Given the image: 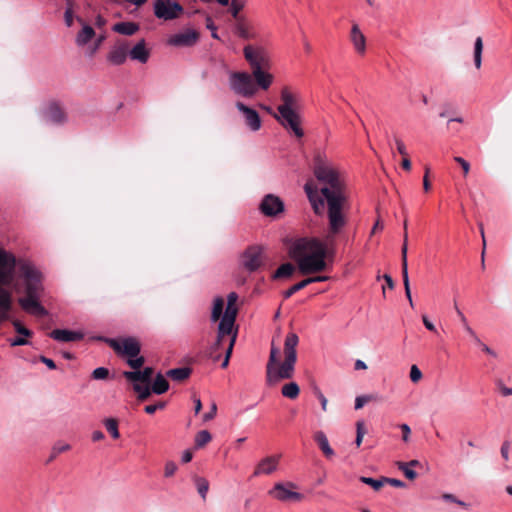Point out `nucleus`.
Masks as SVG:
<instances>
[{
    "label": "nucleus",
    "instance_id": "obj_1",
    "mask_svg": "<svg viewBox=\"0 0 512 512\" xmlns=\"http://www.w3.org/2000/svg\"><path fill=\"white\" fill-rule=\"evenodd\" d=\"M313 172L324 186L318 188L313 180H308L304 185V191L317 216H325L327 204L329 230L331 234H336L345 224L342 212L344 197L339 174L321 153H317L314 157Z\"/></svg>",
    "mask_w": 512,
    "mask_h": 512
},
{
    "label": "nucleus",
    "instance_id": "obj_2",
    "mask_svg": "<svg viewBox=\"0 0 512 512\" xmlns=\"http://www.w3.org/2000/svg\"><path fill=\"white\" fill-rule=\"evenodd\" d=\"M16 268L15 290L24 296L19 297L21 308L35 316L45 317L48 311L40 303L44 292L43 275L31 262L20 260L17 264L15 258L0 249V284H9L12 280V271Z\"/></svg>",
    "mask_w": 512,
    "mask_h": 512
},
{
    "label": "nucleus",
    "instance_id": "obj_3",
    "mask_svg": "<svg viewBox=\"0 0 512 512\" xmlns=\"http://www.w3.org/2000/svg\"><path fill=\"white\" fill-rule=\"evenodd\" d=\"M327 243L316 238H298L288 248V254L303 275L326 270Z\"/></svg>",
    "mask_w": 512,
    "mask_h": 512
},
{
    "label": "nucleus",
    "instance_id": "obj_4",
    "mask_svg": "<svg viewBox=\"0 0 512 512\" xmlns=\"http://www.w3.org/2000/svg\"><path fill=\"white\" fill-rule=\"evenodd\" d=\"M299 337L294 332H289L284 341L285 359L282 363L278 360L279 348L272 343L269 360L266 366V378L269 384H275L284 379H291L295 371L297 361L296 348Z\"/></svg>",
    "mask_w": 512,
    "mask_h": 512
},
{
    "label": "nucleus",
    "instance_id": "obj_5",
    "mask_svg": "<svg viewBox=\"0 0 512 512\" xmlns=\"http://www.w3.org/2000/svg\"><path fill=\"white\" fill-rule=\"evenodd\" d=\"M243 55L260 89L268 90L274 77L268 72L271 68V60L265 47L261 44L245 45Z\"/></svg>",
    "mask_w": 512,
    "mask_h": 512
},
{
    "label": "nucleus",
    "instance_id": "obj_6",
    "mask_svg": "<svg viewBox=\"0 0 512 512\" xmlns=\"http://www.w3.org/2000/svg\"><path fill=\"white\" fill-rule=\"evenodd\" d=\"M229 87L234 94L244 97H254L260 88L253 77V73L230 72L229 74Z\"/></svg>",
    "mask_w": 512,
    "mask_h": 512
},
{
    "label": "nucleus",
    "instance_id": "obj_7",
    "mask_svg": "<svg viewBox=\"0 0 512 512\" xmlns=\"http://www.w3.org/2000/svg\"><path fill=\"white\" fill-rule=\"evenodd\" d=\"M237 308L236 306H226L225 312L219 322L217 339L215 345L220 347L225 336H232L235 332H233L236 316H237Z\"/></svg>",
    "mask_w": 512,
    "mask_h": 512
},
{
    "label": "nucleus",
    "instance_id": "obj_8",
    "mask_svg": "<svg viewBox=\"0 0 512 512\" xmlns=\"http://www.w3.org/2000/svg\"><path fill=\"white\" fill-rule=\"evenodd\" d=\"M275 120L295 137L302 138L304 136V131L301 127V116L298 111L279 112V115H275Z\"/></svg>",
    "mask_w": 512,
    "mask_h": 512
},
{
    "label": "nucleus",
    "instance_id": "obj_9",
    "mask_svg": "<svg viewBox=\"0 0 512 512\" xmlns=\"http://www.w3.org/2000/svg\"><path fill=\"white\" fill-rule=\"evenodd\" d=\"M295 488L296 485L292 482L276 483L268 493L281 502H300L303 499V495L293 491Z\"/></svg>",
    "mask_w": 512,
    "mask_h": 512
},
{
    "label": "nucleus",
    "instance_id": "obj_10",
    "mask_svg": "<svg viewBox=\"0 0 512 512\" xmlns=\"http://www.w3.org/2000/svg\"><path fill=\"white\" fill-rule=\"evenodd\" d=\"M183 7L172 0H157L154 3V14L163 20H173L183 12Z\"/></svg>",
    "mask_w": 512,
    "mask_h": 512
},
{
    "label": "nucleus",
    "instance_id": "obj_11",
    "mask_svg": "<svg viewBox=\"0 0 512 512\" xmlns=\"http://www.w3.org/2000/svg\"><path fill=\"white\" fill-rule=\"evenodd\" d=\"M234 34L246 41L255 40L258 41L260 39V34L258 28L255 23L247 19L246 17L238 19L235 21L233 27Z\"/></svg>",
    "mask_w": 512,
    "mask_h": 512
},
{
    "label": "nucleus",
    "instance_id": "obj_12",
    "mask_svg": "<svg viewBox=\"0 0 512 512\" xmlns=\"http://www.w3.org/2000/svg\"><path fill=\"white\" fill-rule=\"evenodd\" d=\"M242 266L249 272H254L263 264L262 249L258 246L248 247L241 257Z\"/></svg>",
    "mask_w": 512,
    "mask_h": 512
},
{
    "label": "nucleus",
    "instance_id": "obj_13",
    "mask_svg": "<svg viewBox=\"0 0 512 512\" xmlns=\"http://www.w3.org/2000/svg\"><path fill=\"white\" fill-rule=\"evenodd\" d=\"M199 40V33L191 28L184 29L176 34L171 35L167 43L174 47H191Z\"/></svg>",
    "mask_w": 512,
    "mask_h": 512
},
{
    "label": "nucleus",
    "instance_id": "obj_14",
    "mask_svg": "<svg viewBox=\"0 0 512 512\" xmlns=\"http://www.w3.org/2000/svg\"><path fill=\"white\" fill-rule=\"evenodd\" d=\"M235 106L242 114L246 127L252 132L259 131L262 126V121L258 112L240 101L236 102Z\"/></svg>",
    "mask_w": 512,
    "mask_h": 512
},
{
    "label": "nucleus",
    "instance_id": "obj_15",
    "mask_svg": "<svg viewBox=\"0 0 512 512\" xmlns=\"http://www.w3.org/2000/svg\"><path fill=\"white\" fill-rule=\"evenodd\" d=\"M108 343L118 354L136 357L140 353V345L134 338H125L121 342L115 339H109Z\"/></svg>",
    "mask_w": 512,
    "mask_h": 512
},
{
    "label": "nucleus",
    "instance_id": "obj_16",
    "mask_svg": "<svg viewBox=\"0 0 512 512\" xmlns=\"http://www.w3.org/2000/svg\"><path fill=\"white\" fill-rule=\"evenodd\" d=\"M285 209L284 202L274 194H267L260 203L261 212L268 217H275Z\"/></svg>",
    "mask_w": 512,
    "mask_h": 512
},
{
    "label": "nucleus",
    "instance_id": "obj_17",
    "mask_svg": "<svg viewBox=\"0 0 512 512\" xmlns=\"http://www.w3.org/2000/svg\"><path fill=\"white\" fill-rule=\"evenodd\" d=\"M129 56V43L127 41H118L110 49L107 60L112 65L118 66L126 62Z\"/></svg>",
    "mask_w": 512,
    "mask_h": 512
},
{
    "label": "nucleus",
    "instance_id": "obj_18",
    "mask_svg": "<svg viewBox=\"0 0 512 512\" xmlns=\"http://www.w3.org/2000/svg\"><path fill=\"white\" fill-rule=\"evenodd\" d=\"M77 22L81 25V29L76 34L75 44L80 48L88 47L96 37V32L82 17H77Z\"/></svg>",
    "mask_w": 512,
    "mask_h": 512
},
{
    "label": "nucleus",
    "instance_id": "obj_19",
    "mask_svg": "<svg viewBox=\"0 0 512 512\" xmlns=\"http://www.w3.org/2000/svg\"><path fill=\"white\" fill-rule=\"evenodd\" d=\"M281 104L277 107L278 112H295L299 108V97L290 91L288 87L281 90Z\"/></svg>",
    "mask_w": 512,
    "mask_h": 512
},
{
    "label": "nucleus",
    "instance_id": "obj_20",
    "mask_svg": "<svg viewBox=\"0 0 512 512\" xmlns=\"http://www.w3.org/2000/svg\"><path fill=\"white\" fill-rule=\"evenodd\" d=\"M280 455H272L263 458L256 466L253 475L259 476L262 474L269 475L277 470Z\"/></svg>",
    "mask_w": 512,
    "mask_h": 512
},
{
    "label": "nucleus",
    "instance_id": "obj_21",
    "mask_svg": "<svg viewBox=\"0 0 512 512\" xmlns=\"http://www.w3.org/2000/svg\"><path fill=\"white\" fill-rule=\"evenodd\" d=\"M150 54V49L147 48L145 39L139 40L131 49L129 48L130 59L141 64L148 62Z\"/></svg>",
    "mask_w": 512,
    "mask_h": 512
},
{
    "label": "nucleus",
    "instance_id": "obj_22",
    "mask_svg": "<svg viewBox=\"0 0 512 512\" xmlns=\"http://www.w3.org/2000/svg\"><path fill=\"white\" fill-rule=\"evenodd\" d=\"M12 297L11 294L0 287V322L11 320Z\"/></svg>",
    "mask_w": 512,
    "mask_h": 512
},
{
    "label": "nucleus",
    "instance_id": "obj_23",
    "mask_svg": "<svg viewBox=\"0 0 512 512\" xmlns=\"http://www.w3.org/2000/svg\"><path fill=\"white\" fill-rule=\"evenodd\" d=\"M49 336L58 342H73L83 338V333L67 329H55Z\"/></svg>",
    "mask_w": 512,
    "mask_h": 512
},
{
    "label": "nucleus",
    "instance_id": "obj_24",
    "mask_svg": "<svg viewBox=\"0 0 512 512\" xmlns=\"http://www.w3.org/2000/svg\"><path fill=\"white\" fill-rule=\"evenodd\" d=\"M47 121L54 124H61L66 121V115L63 109L57 103H51L45 111Z\"/></svg>",
    "mask_w": 512,
    "mask_h": 512
},
{
    "label": "nucleus",
    "instance_id": "obj_25",
    "mask_svg": "<svg viewBox=\"0 0 512 512\" xmlns=\"http://www.w3.org/2000/svg\"><path fill=\"white\" fill-rule=\"evenodd\" d=\"M153 368L146 367L144 370L125 371L124 377L130 381H139L143 383H149L153 375Z\"/></svg>",
    "mask_w": 512,
    "mask_h": 512
},
{
    "label": "nucleus",
    "instance_id": "obj_26",
    "mask_svg": "<svg viewBox=\"0 0 512 512\" xmlns=\"http://www.w3.org/2000/svg\"><path fill=\"white\" fill-rule=\"evenodd\" d=\"M313 438L326 458L334 456V450L331 448L328 438L323 431H316Z\"/></svg>",
    "mask_w": 512,
    "mask_h": 512
},
{
    "label": "nucleus",
    "instance_id": "obj_27",
    "mask_svg": "<svg viewBox=\"0 0 512 512\" xmlns=\"http://www.w3.org/2000/svg\"><path fill=\"white\" fill-rule=\"evenodd\" d=\"M112 29L119 34L131 36L139 30V25L134 22H118Z\"/></svg>",
    "mask_w": 512,
    "mask_h": 512
},
{
    "label": "nucleus",
    "instance_id": "obj_28",
    "mask_svg": "<svg viewBox=\"0 0 512 512\" xmlns=\"http://www.w3.org/2000/svg\"><path fill=\"white\" fill-rule=\"evenodd\" d=\"M191 374L189 367L174 368L167 371L166 375L173 381L181 382L187 379Z\"/></svg>",
    "mask_w": 512,
    "mask_h": 512
},
{
    "label": "nucleus",
    "instance_id": "obj_29",
    "mask_svg": "<svg viewBox=\"0 0 512 512\" xmlns=\"http://www.w3.org/2000/svg\"><path fill=\"white\" fill-rule=\"evenodd\" d=\"M295 272V266L291 263H284L279 266V268L273 273L272 279H284L290 278Z\"/></svg>",
    "mask_w": 512,
    "mask_h": 512
},
{
    "label": "nucleus",
    "instance_id": "obj_30",
    "mask_svg": "<svg viewBox=\"0 0 512 512\" xmlns=\"http://www.w3.org/2000/svg\"><path fill=\"white\" fill-rule=\"evenodd\" d=\"M404 230H405L404 241H403V245H402V248H401V270H402V275H407L408 274V263H407V250H408V244H407V241H408L407 221L404 222Z\"/></svg>",
    "mask_w": 512,
    "mask_h": 512
},
{
    "label": "nucleus",
    "instance_id": "obj_31",
    "mask_svg": "<svg viewBox=\"0 0 512 512\" xmlns=\"http://www.w3.org/2000/svg\"><path fill=\"white\" fill-rule=\"evenodd\" d=\"M354 48L363 56L366 51V40L357 25H354Z\"/></svg>",
    "mask_w": 512,
    "mask_h": 512
},
{
    "label": "nucleus",
    "instance_id": "obj_32",
    "mask_svg": "<svg viewBox=\"0 0 512 512\" xmlns=\"http://www.w3.org/2000/svg\"><path fill=\"white\" fill-rule=\"evenodd\" d=\"M151 389L152 392L160 395L165 393L169 389V383L161 373H158L155 377Z\"/></svg>",
    "mask_w": 512,
    "mask_h": 512
},
{
    "label": "nucleus",
    "instance_id": "obj_33",
    "mask_svg": "<svg viewBox=\"0 0 512 512\" xmlns=\"http://www.w3.org/2000/svg\"><path fill=\"white\" fill-rule=\"evenodd\" d=\"M247 0H231L229 3V12L231 16L237 21L238 19L244 18L240 15V11L244 9Z\"/></svg>",
    "mask_w": 512,
    "mask_h": 512
},
{
    "label": "nucleus",
    "instance_id": "obj_34",
    "mask_svg": "<svg viewBox=\"0 0 512 512\" xmlns=\"http://www.w3.org/2000/svg\"><path fill=\"white\" fill-rule=\"evenodd\" d=\"M281 393L288 399H296L299 396L300 388L296 382H289L283 385Z\"/></svg>",
    "mask_w": 512,
    "mask_h": 512
},
{
    "label": "nucleus",
    "instance_id": "obj_35",
    "mask_svg": "<svg viewBox=\"0 0 512 512\" xmlns=\"http://www.w3.org/2000/svg\"><path fill=\"white\" fill-rule=\"evenodd\" d=\"M224 308V300L221 297L215 298L213 302L212 312H211V320L216 322L220 319Z\"/></svg>",
    "mask_w": 512,
    "mask_h": 512
},
{
    "label": "nucleus",
    "instance_id": "obj_36",
    "mask_svg": "<svg viewBox=\"0 0 512 512\" xmlns=\"http://www.w3.org/2000/svg\"><path fill=\"white\" fill-rule=\"evenodd\" d=\"M482 51L483 40L481 37H477L474 44V64L477 69H480L482 64Z\"/></svg>",
    "mask_w": 512,
    "mask_h": 512
},
{
    "label": "nucleus",
    "instance_id": "obj_37",
    "mask_svg": "<svg viewBox=\"0 0 512 512\" xmlns=\"http://www.w3.org/2000/svg\"><path fill=\"white\" fill-rule=\"evenodd\" d=\"M378 400L377 394H366L357 396L354 403V409H361L366 404L375 402Z\"/></svg>",
    "mask_w": 512,
    "mask_h": 512
},
{
    "label": "nucleus",
    "instance_id": "obj_38",
    "mask_svg": "<svg viewBox=\"0 0 512 512\" xmlns=\"http://www.w3.org/2000/svg\"><path fill=\"white\" fill-rule=\"evenodd\" d=\"M212 439V436L209 431L207 430H201L196 434L195 437V447L196 448H202L206 444H208Z\"/></svg>",
    "mask_w": 512,
    "mask_h": 512
},
{
    "label": "nucleus",
    "instance_id": "obj_39",
    "mask_svg": "<svg viewBox=\"0 0 512 512\" xmlns=\"http://www.w3.org/2000/svg\"><path fill=\"white\" fill-rule=\"evenodd\" d=\"M104 425L106 430L110 433L112 438L118 439L120 437V433L118 430V422L114 418H108L104 421Z\"/></svg>",
    "mask_w": 512,
    "mask_h": 512
},
{
    "label": "nucleus",
    "instance_id": "obj_40",
    "mask_svg": "<svg viewBox=\"0 0 512 512\" xmlns=\"http://www.w3.org/2000/svg\"><path fill=\"white\" fill-rule=\"evenodd\" d=\"M195 484L199 495L205 501L209 490V482L205 478L197 477Z\"/></svg>",
    "mask_w": 512,
    "mask_h": 512
},
{
    "label": "nucleus",
    "instance_id": "obj_41",
    "mask_svg": "<svg viewBox=\"0 0 512 512\" xmlns=\"http://www.w3.org/2000/svg\"><path fill=\"white\" fill-rule=\"evenodd\" d=\"M310 284V280H307L304 279L294 285H292L289 289H287L283 296L285 299H288L290 298L293 294H295L296 292L300 291L301 289L305 288L306 286H308Z\"/></svg>",
    "mask_w": 512,
    "mask_h": 512
},
{
    "label": "nucleus",
    "instance_id": "obj_42",
    "mask_svg": "<svg viewBox=\"0 0 512 512\" xmlns=\"http://www.w3.org/2000/svg\"><path fill=\"white\" fill-rule=\"evenodd\" d=\"M359 480L371 486L375 491L380 490L384 486V477H381L380 479H373L370 477L361 476Z\"/></svg>",
    "mask_w": 512,
    "mask_h": 512
},
{
    "label": "nucleus",
    "instance_id": "obj_43",
    "mask_svg": "<svg viewBox=\"0 0 512 512\" xmlns=\"http://www.w3.org/2000/svg\"><path fill=\"white\" fill-rule=\"evenodd\" d=\"M77 17H79V16L76 15L75 10H71L70 8H65L63 18H64V23H65L66 27L71 28L74 25V22L75 21L77 22Z\"/></svg>",
    "mask_w": 512,
    "mask_h": 512
},
{
    "label": "nucleus",
    "instance_id": "obj_44",
    "mask_svg": "<svg viewBox=\"0 0 512 512\" xmlns=\"http://www.w3.org/2000/svg\"><path fill=\"white\" fill-rule=\"evenodd\" d=\"M93 40H94V42L92 44H90L86 50V54L89 57H92L96 54V52L99 50V48L104 40V37L103 36H99L97 38L95 37Z\"/></svg>",
    "mask_w": 512,
    "mask_h": 512
},
{
    "label": "nucleus",
    "instance_id": "obj_45",
    "mask_svg": "<svg viewBox=\"0 0 512 512\" xmlns=\"http://www.w3.org/2000/svg\"><path fill=\"white\" fill-rule=\"evenodd\" d=\"M12 325L15 329V331L24 337H32L33 332L22 325V323L19 320H12Z\"/></svg>",
    "mask_w": 512,
    "mask_h": 512
},
{
    "label": "nucleus",
    "instance_id": "obj_46",
    "mask_svg": "<svg viewBox=\"0 0 512 512\" xmlns=\"http://www.w3.org/2000/svg\"><path fill=\"white\" fill-rule=\"evenodd\" d=\"M134 390L138 393L140 400H146L152 391V389H150L148 386H141L139 384L134 385Z\"/></svg>",
    "mask_w": 512,
    "mask_h": 512
},
{
    "label": "nucleus",
    "instance_id": "obj_47",
    "mask_svg": "<svg viewBox=\"0 0 512 512\" xmlns=\"http://www.w3.org/2000/svg\"><path fill=\"white\" fill-rule=\"evenodd\" d=\"M236 336L237 334L234 333L231 337H230V340H229V346L226 350V355H225V359L224 361L222 362L221 366L222 368H225L228 366L229 364V359H230V356H231V353H232V350H233V346H234V343L236 341Z\"/></svg>",
    "mask_w": 512,
    "mask_h": 512
},
{
    "label": "nucleus",
    "instance_id": "obj_48",
    "mask_svg": "<svg viewBox=\"0 0 512 512\" xmlns=\"http://www.w3.org/2000/svg\"><path fill=\"white\" fill-rule=\"evenodd\" d=\"M398 468L404 473L409 480H414L417 477V473L412 470L405 462H399Z\"/></svg>",
    "mask_w": 512,
    "mask_h": 512
},
{
    "label": "nucleus",
    "instance_id": "obj_49",
    "mask_svg": "<svg viewBox=\"0 0 512 512\" xmlns=\"http://www.w3.org/2000/svg\"><path fill=\"white\" fill-rule=\"evenodd\" d=\"M472 337V339L474 340L475 344H477L479 347H481L482 351L493 356V357H496L497 354L495 351H493L491 348H489L486 344H484L480 338L477 336V334L474 332V335H470Z\"/></svg>",
    "mask_w": 512,
    "mask_h": 512
},
{
    "label": "nucleus",
    "instance_id": "obj_50",
    "mask_svg": "<svg viewBox=\"0 0 512 512\" xmlns=\"http://www.w3.org/2000/svg\"><path fill=\"white\" fill-rule=\"evenodd\" d=\"M109 376V370L105 367H98L93 370L92 378L95 380H105Z\"/></svg>",
    "mask_w": 512,
    "mask_h": 512
},
{
    "label": "nucleus",
    "instance_id": "obj_51",
    "mask_svg": "<svg viewBox=\"0 0 512 512\" xmlns=\"http://www.w3.org/2000/svg\"><path fill=\"white\" fill-rule=\"evenodd\" d=\"M455 309H456L458 317L460 318V321L462 322L464 329L467 331V333L469 335H474L475 331L469 326L465 315L462 313V311L457 306H455Z\"/></svg>",
    "mask_w": 512,
    "mask_h": 512
},
{
    "label": "nucleus",
    "instance_id": "obj_52",
    "mask_svg": "<svg viewBox=\"0 0 512 512\" xmlns=\"http://www.w3.org/2000/svg\"><path fill=\"white\" fill-rule=\"evenodd\" d=\"M128 365L133 369H139L144 364V358L142 356L129 357L127 360Z\"/></svg>",
    "mask_w": 512,
    "mask_h": 512
},
{
    "label": "nucleus",
    "instance_id": "obj_53",
    "mask_svg": "<svg viewBox=\"0 0 512 512\" xmlns=\"http://www.w3.org/2000/svg\"><path fill=\"white\" fill-rule=\"evenodd\" d=\"M177 471V465L175 462L173 461H168L166 464H165V468H164V476L165 477H171L175 474V472Z\"/></svg>",
    "mask_w": 512,
    "mask_h": 512
},
{
    "label": "nucleus",
    "instance_id": "obj_54",
    "mask_svg": "<svg viewBox=\"0 0 512 512\" xmlns=\"http://www.w3.org/2000/svg\"><path fill=\"white\" fill-rule=\"evenodd\" d=\"M216 413H217V405L215 402H212L210 410H208V412L204 413L202 416L203 421L208 422V421L212 420L216 416Z\"/></svg>",
    "mask_w": 512,
    "mask_h": 512
},
{
    "label": "nucleus",
    "instance_id": "obj_55",
    "mask_svg": "<svg viewBox=\"0 0 512 512\" xmlns=\"http://www.w3.org/2000/svg\"><path fill=\"white\" fill-rule=\"evenodd\" d=\"M422 378V372L416 365H412L410 369V379L412 382L417 383Z\"/></svg>",
    "mask_w": 512,
    "mask_h": 512
},
{
    "label": "nucleus",
    "instance_id": "obj_56",
    "mask_svg": "<svg viewBox=\"0 0 512 512\" xmlns=\"http://www.w3.org/2000/svg\"><path fill=\"white\" fill-rule=\"evenodd\" d=\"M442 498L444 500H446V501L456 503L459 506H462V507H465V508H467V506H468L467 503H465L464 501L459 500L455 495L450 494V493L443 494Z\"/></svg>",
    "mask_w": 512,
    "mask_h": 512
},
{
    "label": "nucleus",
    "instance_id": "obj_57",
    "mask_svg": "<svg viewBox=\"0 0 512 512\" xmlns=\"http://www.w3.org/2000/svg\"><path fill=\"white\" fill-rule=\"evenodd\" d=\"M500 453L504 461H509V454H510V442L504 441L500 448Z\"/></svg>",
    "mask_w": 512,
    "mask_h": 512
},
{
    "label": "nucleus",
    "instance_id": "obj_58",
    "mask_svg": "<svg viewBox=\"0 0 512 512\" xmlns=\"http://www.w3.org/2000/svg\"><path fill=\"white\" fill-rule=\"evenodd\" d=\"M454 160L461 166L464 176H467L470 171V164L459 156L454 157Z\"/></svg>",
    "mask_w": 512,
    "mask_h": 512
},
{
    "label": "nucleus",
    "instance_id": "obj_59",
    "mask_svg": "<svg viewBox=\"0 0 512 512\" xmlns=\"http://www.w3.org/2000/svg\"><path fill=\"white\" fill-rule=\"evenodd\" d=\"M55 454H61L71 449V446L67 443H56L53 448Z\"/></svg>",
    "mask_w": 512,
    "mask_h": 512
},
{
    "label": "nucleus",
    "instance_id": "obj_60",
    "mask_svg": "<svg viewBox=\"0 0 512 512\" xmlns=\"http://www.w3.org/2000/svg\"><path fill=\"white\" fill-rule=\"evenodd\" d=\"M9 343L12 347H16V346L28 345L29 341L23 336V337H15V338L9 339Z\"/></svg>",
    "mask_w": 512,
    "mask_h": 512
},
{
    "label": "nucleus",
    "instance_id": "obj_61",
    "mask_svg": "<svg viewBox=\"0 0 512 512\" xmlns=\"http://www.w3.org/2000/svg\"><path fill=\"white\" fill-rule=\"evenodd\" d=\"M395 144L397 151L399 152L400 155H402V157L408 156L406 146L401 139L395 137Z\"/></svg>",
    "mask_w": 512,
    "mask_h": 512
},
{
    "label": "nucleus",
    "instance_id": "obj_62",
    "mask_svg": "<svg viewBox=\"0 0 512 512\" xmlns=\"http://www.w3.org/2000/svg\"><path fill=\"white\" fill-rule=\"evenodd\" d=\"M315 395L317 396L318 400L320 401V404H321V408L324 412L327 411V405H328V400L327 398L324 396V394L320 391V390H316L315 391Z\"/></svg>",
    "mask_w": 512,
    "mask_h": 512
},
{
    "label": "nucleus",
    "instance_id": "obj_63",
    "mask_svg": "<svg viewBox=\"0 0 512 512\" xmlns=\"http://www.w3.org/2000/svg\"><path fill=\"white\" fill-rule=\"evenodd\" d=\"M399 428L402 431V440L404 442H408L410 440V434H411L410 427L407 424H401V425H399Z\"/></svg>",
    "mask_w": 512,
    "mask_h": 512
},
{
    "label": "nucleus",
    "instance_id": "obj_64",
    "mask_svg": "<svg viewBox=\"0 0 512 512\" xmlns=\"http://www.w3.org/2000/svg\"><path fill=\"white\" fill-rule=\"evenodd\" d=\"M497 387L503 396L512 395V388L506 387L501 380L497 381Z\"/></svg>",
    "mask_w": 512,
    "mask_h": 512
}]
</instances>
